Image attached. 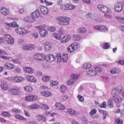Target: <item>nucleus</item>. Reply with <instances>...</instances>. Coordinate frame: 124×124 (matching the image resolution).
<instances>
[{"label":"nucleus","instance_id":"3c124183","mask_svg":"<svg viewBox=\"0 0 124 124\" xmlns=\"http://www.w3.org/2000/svg\"><path fill=\"white\" fill-rule=\"evenodd\" d=\"M95 69L96 71H97L99 73H100V72H101V71H102V68H101V67H100V66H95Z\"/></svg>","mask_w":124,"mask_h":124},{"label":"nucleus","instance_id":"09e8293b","mask_svg":"<svg viewBox=\"0 0 124 124\" xmlns=\"http://www.w3.org/2000/svg\"><path fill=\"white\" fill-rule=\"evenodd\" d=\"M11 112L15 113V114H20L21 110L17 108H14L11 110Z\"/></svg>","mask_w":124,"mask_h":124},{"label":"nucleus","instance_id":"9b49d317","mask_svg":"<svg viewBox=\"0 0 124 124\" xmlns=\"http://www.w3.org/2000/svg\"><path fill=\"white\" fill-rule=\"evenodd\" d=\"M9 93L10 94L18 95L20 94V89L18 88H13L9 91Z\"/></svg>","mask_w":124,"mask_h":124},{"label":"nucleus","instance_id":"0eeeda50","mask_svg":"<svg viewBox=\"0 0 124 124\" xmlns=\"http://www.w3.org/2000/svg\"><path fill=\"white\" fill-rule=\"evenodd\" d=\"M4 37L7 44L12 45L14 43V39L10 35L5 34Z\"/></svg>","mask_w":124,"mask_h":124},{"label":"nucleus","instance_id":"bf43d9fd","mask_svg":"<svg viewBox=\"0 0 124 124\" xmlns=\"http://www.w3.org/2000/svg\"><path fill=\"white\" fill-rule=\"evenodd\" d=\"M56 31V27L55 26H51L49 28V31L54 32Z\"/></svg>","mask_w":124,"mask_h":124},{"label":"nucleus","instance_id":"5fc2aeb1","mask_svg":"<svg viewBox=\"0 0 124 124\" xmlns=\"http://www.w3.org/2000/svg\"><path fill=\"white\" fill-rule=\"evenodd\" d=\"M104 49H109L110 48V45H109V43H105L104 45L103 46Z\"/></svg>","mask_w":124,"mask_h":124},{"label":"nucleus","instance_id":"6e6552de","mask_svg":"<svg viewBox=\"0 0 124 124\" xmlns=\"http://www.w3.org/2000/svg\"><path fill=\"white\" fill-rule=\"evenodd\" d=\"M37 28L42 37H45V36H46L47 34H48V31H47V30L43 29L42 26H38Z\"/></svg>","mask_w":124,"mask_h":124},{"label":"nucleus","instance_id":"ddd939ff","mask_svg":"<svg viewBox=\"0 0 124 124\" xmlns=\"http://www.w3.org/2000/svg\"><path fill=\"white\" fill-rule=\"evenodd\" d=\"M14 67V64L10 62L6 63L4 65V68H5V69H8L9 70H11V69H13Z\"/></svg>","mask_w":124,"mask_h":124},{"label":"nucleus","instance_id":"4d7b16f0","mask_svg":"<svg viewBox=\"0 0 124 124\" xmlns=\"http://www.w3.org/2000/svg\"><path fill=\"white\" fill-rule=\"evenodd\" d=\"M78 98V100L80 101V102H83L84 101V97H83L81 95H78L77 96Z\"/></svg>","mask_w":124,"mask_h":124},{"label":"nucleus","instance_id":"680f3d73","mask_svg":"<svg viewBox=\"0 0 124 124\" xmlns=\"http://www.w3.org/2000/svg\"><path fill=\"white\" fill-rule=\"evenodd\" d=\"M32 36L33 38H38V33L35 32L33 33H32Z\"/></svg>","mask_w":124,"mask_h":124},{"label":"nucleus","instance_id":"f257e3e1","mask_svg":"<svg viewBox=\"0 0 124 124\" xmlns=\"http://www.w3.org/2000/svg\"><path fill=\"white\" fill-rule=\"evenodd\" d=\"M39 16H40V13L39 10L37 9L34 12L32 13L31 16H26L25 18V20L28 23H33L35 20V18H38Z\"/></svg>","mask_w":124,"mask_h":124},{"label":"nucleus","instance_id":"58836bf2","mask_svg":"<svg viewBox=\"0 0 124 124\" xmlns=\"http://www.w3.org/2000/svg\"><path fill=\"white\" fill-rule=\"evenodd\" d=\"M86 17L89 19H94V15L91 13H89L86 15Z\"/></svg>","mask_w":124,"mask_h":124},{"label":"nucleus","instance_id":"5701e85b","mask_svg":"<svg viewBox=\"0 0 124 124\" xmlns=\"http://www.w3.org/2000/svg\"><path fill=\"white\" fill-rule=\"evenodd\" d=\"M25 80L24 78L21 77H14V81L16 82H23Z\"/></svg>","mask_w":124,"mask_h":124},{"label":"nucleus","instance_id":"a19ab883","mask_svg":"<svg viewBox=\"0 0 124 124\" xmlns=\"http://www.w3.org/2000/svg\"><path fill=\"white\" fill-rule=\"evenodd\" d=\"M115 18L116 20H118V22L124 24V17H120L119 16H116Z\"/></svg>","mask_w":124,"mask_h":124},{"label":"nucleus","instance_id":"dca6fc26","mask_svg":"<svg viewBox=\"0 0 124 124\" xmlns=\"http://www.w3.org/2000/svg\"><path fill=\"white\" fill-rule=\"evenodd\" d=\"M34 49V46L33 45H30L29 46H23L22 49L24 51H29V50H33Z\"/></svg>","mask_w":124,"mask_h":124},{"label":"nucleus","instance_id":"8fccbe9b","mask_svg":"<svg viewBox=\"0 0 124 124\" xmlns=\"http://www.w3.org/2000/svg\"><path fill=\"white\" fill-rule=\"evenodd\" d=\"M58 84H59V82L57 81L51 80L50 81V86L51 87H53V86H57Z\"/></svg>","mask_w":124,"mask_h":124},{"label":"nucleus","instance_id":"f03ea898","mask_svg":"<svg viewBox=\"0 0 124 124\" xmlns=\"http://www.w3.org/2000/svg\"><path fill=\"white\" fill-rule=\"evenodd\" d=\"M56 20L58 21V24L62 27L63 26H68L70 22V18L64 16H59L56 18Z\"/></svg>","mask_w":124,"mask_h":124},{"label":"nucleus","instance_id":"774afa93","mask_svg":"<svg viewBox=\"0 0 124 124\" xmlns=\"http://www.w3.org/2000/svg\"><path fill=\"white\" fill-rule=\"evenodd\" d=\"M27 123L28 124H37V123L36 122V121H34L28 122Z\"/></svg>","mask_w":124,"mask_h":124},{"label":"nucleus","instance_id":"69168bd1","mask_svg":"<svg viewBox=\"0 0 124 124\" xmlns=\"http://www.w3.org/2000/svg\"><path fill=\"white\" fill-rule=\"evenodd\" d=\"M117 63L120 64V65H124V61L122 60L118 62Z\"/></svg>","mask_w":124,"mask_h":124},{"label":"nucleus","instance_id":"39448f33","mask_svg":"<svg viewBox=\"0 0 124 124\" xmlns=\"http://www.w3.org/2000/svg\"><path fill=\"white\" fill-rule=\"evenodd\" d=\"M124 4L121 2H118L115 3L114 9L116 12H121L124 8Z\"/></svg>","mask_w":124,"mask_h":124},{"label":"nucleus","instance_id":"4c0bfd02","mask_svg":"<svg viewBox=\"0 0 124 124\" xmlns=\"http://www.w3.org/2000/svg\"><path fill=\"white\" fill-rule=\"evenodd\" d=\"M91 67H92V64L88 63H86L83 65V69H88V68H91Z\"/></svg>","mask_w":124,"mask_h":124},{"label":"nucleus","instance_id":"4be33fe9","mask_svg":"<svg viewBox=\"0 0 124 124\" xmlns=\"http://www.w3.org/2000/svg\"><path fill=\"white\" fill-rule=\"evenodd\" d=\"M55 106L56 108L58 109V110H64V109H65V107L63 106V105L60 103H56Z\"/></svg>","mask_w":124,"mask_h":124},{"label":"nucleus","instance_id":"338daca9","mask_svg":"<svg viewBox=\"0 0 124 124\" xmlns=\"http://www.w3.org/2000/svg\"><path fill=\"white\" fill-rule=\"evenodd\" d=\"M0 55H7V53H6V52L2 50H0Z\"/></svg>","mask_w":124,"mask_h":124},{"label":"nucleus","instance_id":"c03bdc74","mask_svg":"<svg viewBox=\"0 0 124 124\" xmlns=\"http://www.w3.org/2000/svg\"><path fill=\"white\" fill-rule=\"evenodd\" d=\"M67 112L69 113V114H70L71 115H75L76 112L75 111L72 110L71 108H68L67 110Z\"/></svg>","mask_w":124,"mask_h":124},{"label":"nucleus","instance_id":"c9c22d12","mask_svg":"<svg viewBox=\"0 0 124 124\" xmlns=\"http://www.w3.org/2000/svg\"><path fill=\"white\" fill-rule=\"evenodd\" d=\"M30 108L31 109H38L39 108V106L37 105V104H32L31 106H30Z\"/></svg>","mask_w":124,"mask_h":124},{"label":"nucleus","instance_id":"e433bc0d","mask_svg":"<svg viewBox=\"0 0 124 124\" xmlns=\"http://www.w3.org/2000/svg\"><path fill=\"white\" fill-rule=\"evenodd\" d=\"M42 79L44 82H49L51 80V78L48 76H46L43 77Z\"/></svg>","mask_w":124,"mask_h":124},{"label":"nucleus","instance_id":"2eb2a0df","mask_svg":"<svg viewBox=\"0 0 124 124\" xmlns=\"http://www.w3.org/2000/svg\"><path fill=\"white\" fill-rule=\"evenodd\" d=\"M77 44L74 43L73 45H72L70 46H69L67 48V51L69 53H73V52H74L75 51V46H77Z\"/></svg>","mask_w":124,"mask_h":124},{"label":"nucleus","instance_id":"7c9ffc66","mask_svg":"<svg viewBox=\"0 0 124 124\" xmlns=\"http://www.w3.org/2000/svg\"><path fill=\"white\" fill-rule=\"evenodd\" d=\"M24 89L26 92H32L33 89H32V87L30 85H27L26 86L24 87Z\"/></svg>","mask_w":124,"mask_h":124},{"label":"nucleus","instance_id":"20e7f679","mask_svg":"<svg viewBox=\"0 0 124 124\" xmlns=\"http://www.w3.org/2000/svg\"><path fill=\"white\" fill-rule=\"evenodd\" d=\"M98 8L99 10H101V11H102V12H104L105 13H108V14H111V13H112V11H111L110 9L103 5H98Z\"/></svg>","mask_w":124,"mask_h":124},{"label":"nucleus","instance_id":"aec40b11","mask_svg":"<svg viewBox=\"0 0 124 124\" xmlns=\"http://www.w3.org/2000/svg\"><path fill=\"white\" fill-rule=\"evenodd\" d=\"M23 70L25 71V72H27V73H31V74H32V73L34 72V70L30 67H25L23 68Z\"/></svg>","mask_w":124,"mask_h":124},{"label":"nucleus","instance_id":"72a5a7b5","mask_svg":"<svg viewBox=\"0 0 124 124\" xmlns=\"http://www.w3.org/2000/svg\"><path fill=\"white\" fill-rule=\"evenodd\" d=\"M81 38H82V36L81 35H74L73 36V40H75V41H79Z\"/></svg>","mask_w":124,"mask_h":124},{"label":"nucleus","instance_id":"37998d69","mask_svg":"<svg viewBox=\"0 0 124 124\" xmlns=\"http://www.w3.org/2000/svg\"><path fill=\"white\" fill-rule=\"evenodd\" d=\"M42 95H44V96H50L51 95V93L48 91L43 92L42 93Z\"/></svg>","mask_w":124,"mask_h":124},{"label":"nucleus","instance_id":"f704fd0d","mask_svg":"<svg viewBox=\"0 0 124 124\" xmlns=\"http://www.w3.org/2000/svg\"><path fill=\"white\" fill-rule=\"evenodd\" d=\"M40 106L43 109V110H45L46 111L49 110V107L46 104H41Z\"/></svg>","mask_w":124,"mask_h":124},{"label":"nucleus","instance_id":"423d86ee","mask_svg":"<svg viewBox=\"0 0 124 124\" xmlns=\"http://www.w3.org/2000/svg\"><path fill=\"white\" fill-rule=\"evenodd\" d=\"M77 80H78V76L77 75H72L71 76V78L67 81V84L70 86V85H73Z\"/></svg>","mask_w":124,"mask_h":124},{"label":"nucleus","instance_id":"f3484780","mask_svg":"<svg viewBox=\"0 0 124 124\" xmlns=\"http://www.w3.org/2000/svg\"><path fill=\"white\" fill-rule=\"evenodd\" d=\"M70 39H71V37L70 35L65 36L62 39L61 43H67Z\"/></svg>","mask_w":124,"mask_h":124},{"label":"nucleus","instance_id":"a211bd4d","mask_svg":"<svg viewBox=\"0 0 124 124\" xmlns=\"http://www.w3.org/2000/svg\"><path fill=\"white\" fill-rule=\"evenodd\" d=\"M25 100L26 101H32L33 100H36V96L34 95H29L25 97Z\"/></svg>","mask_w":124,"mask_h":124},{"label":"nucleus","instance_id":"a878e982","mask_svg":"<svg viewBox=\"0 0 124 124\" xmlns=\"http://www.w3.org/2000/svg\"><path fill=\"white\" fill-rule=\"evenodd\" d=\"M0 12L2 15L6 16L9 14V11L7 10L6 8H2L1 9Z\"/></svg>","mask_w":124,"mask_h":124},{"label":"nucleus","instance_id":"0e129e2a","mask_svg":"<svg viewBox=\"0 0 124 124\" xmlns=\"http://www.w3.org/2000/svg\"><path fill=\"white\" fill-rule=\"evenodd\" d=\"M115 121L118 124H123V121H121L119 118L116 119Z\"/></svg>","mask_w":124,"mask_h":124},{"label":"nucleus","instance_id":"f8f14e48","mask_svg":"<svg viewBox=\"0 0 124 124\" xmlns=\"http://www.w3.org/2000/svg\"><path fill=\"white\" fill-rule=\"evenodd\" d=\"M42 58H43V54L39 53H36L34 55V59L36 61L41 62L42 61Z\"/></svg>","mask_w":124,"mask_h":124},{"label":"nucleus","instance_id":"9d476101","mask_svg":"<svg viewBox=\"0 0 124 124\" xmlns=\"http://www.w3.org/2000/svg\"><path fill=\"white\" fill-rule=\"evenodd\" d=\"M45 60L48 62H53L55 60V56L53 54H48L45 57Z\"/></svg>","mask_w":124,"mask_h":124},{"label":"nucleus","instance_id":"6e6d98bb","mask_svg":"<svg viewBox=\"0 0 124 124\" xmlns=\"http://www.w3.org/2000/svg\"><path fill=\"white\" fill-rule=\"evenodd\" d=\"M1 114L2 116H5V117H10V116H11V115L9 114V112L7 111H4L2 112Z\"/></svg>","mask_w":124,"mask_h":124},{"label":"nucleus","instance_id":"1a4fd4ad","mask_svg":"<svg viewBox=\"0 0 124 124\" xmlns=\"http://www.w3.org/2000/svg\"><path fill=\"white\" fill-rule=\"evenodd\" d=\"M93 29L94 30H96V31H102L103 32H107V28L101 25L95 26L93 27Z\"/></svg>","mask_w":124,"mask_h":124},{"label":"nucleus","instance_id":"864d4df0","mask_svg":"<svg viewBox=\"0 0 124 124\" xmlns=\"http://www.w3.org/2000/svg\"><path fill=\"white\" fill-rule=\"evenodd\" d=\"M60 90L61 91L62 93H64L65 91H66V86L64 85H62L60 87Z\"/></svg>","mask_w":124,"mask_h":124},{"label":"nucleus","instance_id":"49530a36","mask_svg":"<svg viewBox=\"0 0 124 124\" xmlns=\"http://www.w3.org/2000/svg\"><path fill=\"white\" fill-rule=\"evenodd\" d=\"M40 0L42 3H44V2H45L46 5H47V6L52 5V4H53L52 2L47 1L46 0Z\"/></svg>","mask_w":124,"mask_h":124},{"label":"nucleus","instance_id":"13d9d810","mask_svg":"<svg viewBox=\"0 0 124 124\" xmlns=\"http://www.w3.org/2000/svg\"><path fill=\"white\" fill-rule=\"evenodd\" d=\"M96 113V109H93L91 110V112H90V116H93Z\"/></svg>","mask_w":124,"mask_h":124},{"label":"nucleus","instance_id":"de8ad7c7","mask_svg":"<svg viewBox=\"0 0 124 124\" xmlns=\"http://www.w3.org/2000/svg\"><path fill=\"white\" fill-rule=\"evenodd\" d=\"M61 8L62 10H68L67 8H68V6L67 5V4H66L65 5H61Z\"/></svg>","mask_w":124,"mask_h":124},{"label":"nucleus","instance_id":"2f4dec72","mask_svg":"<svg viewBox=\"0 0 124 124\" xmlns=\"http://www.w3.org/2000/svg\"><path fill=\"white\" fill-rule=\"evenodd\" d=\"M15 118L16 119H17L18 120H20V121H27V119L18 114L16 115Z\"/></svg>","mask_w":124,"mask_h":124},{"label":"nucleus","instance_id":"412c9836","mask_svg":"<svg viewBox=\"0 0 124 124\" xmlns=\"http://www.w3.org/2000/svg\"><path fill=\"white\" fill-rule=\"evenodd\" d=\"M87 74L89 76H95L97 75V72L94 70H90L87 72Z\"/></svg>","mask_w":124,"mask_h":124},{"label":"nucleus","instance_id":"603ef678","mask_svg":"<svg viewBox=\"0 0 124 124\" xmlns=\"http://www.w3.org/2000/svg\"><path fill=\"white\" fill-rule=\"evenodd\" d=\"M121 70H118V71L117 70L113 69L110 71V73L111 74H118L119 72H120Z\"/></svg>","mask_w":124,"mask_h":124},{"label":"nucleus","instance_id":"cd10ccee","mask_svg":"<svg viewBox=\"0 0 124 124\" xmlns=\"http://www.w3.org/2000/svg\"><path fill=\"white\" fill-rule=\"evenodd\" d=\"M6 24L7 25V26H9V27H11L12 28H18V27H19V25L17 24V22H13L12 23H6Z\"/></svg>","mask_w":124,"mask_h":124},{"label":"nucleus","instance_id":"7ed1b4c3","mask_svg":"<svg viewBox=\"0 0 124 124\" xmlns=\"http://www.w3.org/2000/svg\"><path fill=\"white\" fill-rule=\"evenodd\" d=\"M124 89L122 85H118L116 88H114L112 91V94H121L122 93V92H124Z\"/></svg>","mask_w":124,"mask_h":124},{"label":"nucleus","instance_id":"c756f323","mask_svg":"<svg viewBox=\"0 0 124 124\" xmlns=\"http://www.w3.org/2000/svg\"><path fill=\"white\" fill-rule=\"evenodd\" d=\"M113 100L115 102V103H120L122 101V99L116 96L115 94L113 97Z\"/></svg>","mask_w":124,"mask_h":124},{"label":"nucleus","instance_id":"473e14b6","mask_svg":"<svg viewBox=\"0 0 124 124\" xmlns=\"http://www.w3.org/2000/svg\"><path fill=\"white\" fill-rule=\"evenodd\" d=\"M27 80L29 81V82H35V81H36L34 77L31 76H27Z\"/></svg>","mask_w":124,"mask_h":124},{"label":"nucleus","instance_id":"b1692460","mask_svg":"<svg viewBox=\"0 0 124 124\" xmlns=\"http://www.w3.org/2000/svg\"><path fill=\"white\" fill-rule=\"evenodd\" d=\"M1 88L3 91H6L8 89V85H7V81H4L0 85Z\"/></svg>","mask_w":124,"mask_h":124},{"label":"nucleus","instance_id":"a18cd8bd","mask_svg":"<svg viewBox=\"0 0 124 124\" xmlns=\"http://www.w3.org/2000/svg\"><path fill=\"white\" fill-rule=\"evenodd\" d=\"M67 5H68V8H67L68 10H72L73 9H75V7H76L75 5H72V4L69 5L67 4Z\"/></svg>","mask_w":124,"mask_h":124},{"label":"nucleus","instance_id":"4468645a","mask_svg":"<svg viewBox=\"0 0 124 124\" xmlns=\"http://www.w3.org/2000/svg\"><path fill=\"white\" fill-rule=\"evenodd\" d=\"M15 31L18 34H26L27 31L24 28H18L15 30Z\"/></svg>","mask_w":124,"mask_h":124},{"label":"nucleus","instance_id":"ea45409f","mask_svg":"<svg viewBox=\"0 0 124 124\" xmlns=\"http://www.w3.org/2000/svg\"><path fill=\"white\" fill-rule=\"evenodd\" d=\"M53 36L58 40H61L62 39V35L57 34L56 33H53Z\"/></svg>","mask_w":124,"mask_h":124},{"label":"nucleus","instance_id":"393cba45","mask_svg":"<svg viewBox=\"0 0 124 124\" xmlns=\"http://www.w3.org/2000/svg\"><path fill=\"white\" fill-rule=\"evenodd\" d=\"M44 46L47 51H50L52 49V44L50 42H46L44 44Z\"/></svg>","mask_w":124,"mask_h":124},{"label":"nucleus","instance_id":"79ce46f5","mask_svg":"<svg viewBox=\"0 0 124 124\" xmlns=\"http://www.w3.org/2000/svg\"><path fill=\"white\" fill-rule=\"evenodd\" d=\"M108 105L109 108H113V101L112 99H108Z\"/></svg>","mask_w":124,"mask_h":124},{"label":"nucleus","instance_id":"bb28decb","mask_svg":"<svg viewBox=\"0 0 124 124\" xmlns=\"http://www.w3.org/2000/svg\"><path fill=\"white\" fill-rule=\"evenodd\" d=\"M77 31L78 33H85L87 31V29L84 27H80L77 29Z\"/></svg>","mask_w":124,"mask_h":124},{"label":"nucleus","instance_id":"c85d7f7f","mask_svg":"<svg viewBox=\"0 0 124 124\" xmlns=\"http://www.w3.org/2000/svg\"><path fill=\"white\" fill-rule=\"evenodd\" d=\"M37 119L38 121H41L42 122H45L46 121V118L45 116L38 114L37 116Z\"/></svg>","mask_w":124,"mask_h":124},{"label":"nucleus","instance_id":"052dcab7","mask_svg":"<svg viewBox=\"0 0 124 124\" xmlns=\"http://www.w3.org/2000/svg\"><path fill=\"white\" fill-rule=\"evenodd\" d=\"M107 103L106 102H104L102 104L100 105V108H106Z\"/></svg>","mask_w":124,"mask_h":124},{"label":"nucleus","instance_id":"6ab92c4d","mask_svg":"<svg viewBox=\"0 0 124 124\" xmlns=\"http://www.w3.org/2000/svg\"><path fill=\"white\" fill-rule=\"evenodd\" d=\"M40 9L42 13L44 14V15H47L48 14V8L47 7L44 6H40Z\"/></svg>","mask_w":124,"mask_h":124},{"label":"nucleus","instance_id":"e2e57ef3","mask_svg":"<svg viewBox=\"0 0 124 124\" xmlns=\"http://www.w3.org/2000/svg\"><path fill=\"white\" fill-rule=\"evenodd\" d=\"M15 70H16V72H17V73H21V71H22V69H21V68H20L18 67H16Z\"/></svg>","mask_w":124,"mask_h":124}]
</instances>
